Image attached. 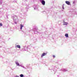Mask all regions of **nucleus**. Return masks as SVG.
<instances>
[{
  "instance_id": "1",
  "label": "nucleus",
  "mask_w": 77,
  "mask_h": 77,
  "mask_svg": "<svg viewBox=\"0 0 77 77\" xmlns=\"http://www.w3.org/2000/svg\"><path fill=\"white\" fill-rule=\"evenodd\" d=\"M41 3L43 5H44L45 4V2L44 0H42Z\"/></svg>"
},
{
  "instance_id": "8",
  "label": "nucleus",
  "mask_w": 77,
  "mask_h": 77,
  "mask_svg": "<svg viewBox=\"0 0 77 77\" xmlns=\"http://www.w3.org/2000/svg\"><path fill=\"white\" fill-rule=\"evenodd\" d=\"M67 24H68V23H67L64 22V23L63 24V25H67Z\"/></svg>"
},
{
  "instance_id": "6",
  "label": "nucleus",
  "mask_w": 77,
  "mask_h": 77,
  "mask_svg": "<svg viewBox=\"0 0 77 77\" xmlns=\"http://www.w3.org/2000/svg\"><path fill=\"white\" fill-rule=\"evenodd\" d=\"M23 25H22V24H20V29L21 30L22 29V27H23Z\"/></svg>"
},
{
  "instance_id": "9",
  "label": "nucleus",
  "mask_w": 77,
  "mask_h": 77,
  "mask_svg": "<svg viewBox=\"0 0 77 77\" xmlns=\"http://www.w3.org/2000/svg\"><path fill=\"white\" fill-rule=\"evenodd\" d=\"M23 76H24V75H23V74H21L20 75V77H23Z\"/></svg>"
},
{
  "instance_id": "4",
  "label": "nucleus",
  "mask_w": 77,
  "mask_h": 77,
  "mask_svg": "<svg viewBox=\"0 0 77 77\" xmlns=\"http://www.w3.org/2000/svg\"><path fill=\"white\" fill-rule=\"evenodd\" d=\"M16 46L17 48H21V47L20 45H16Z\"/></svg>"
},
{
  "instance_id": "3",
  "label": "nucleus",
  "mask_w": 77,
  "mask_h": 77,
  "mask_svg": "<svg viewBox=\"0 0 77 77\" xmlns=\"http://www.w3.org/2000/svg\"><path fill=\"white\" fill-rule=\"evenodd\" d=\"M47 53H44L43 54H42V55L41 56V57H42L43 56H45L47 54Z\"/></svg>"
},
{
  "instance_id": "7",
  "label": "nucleus",
  "mask_w": 77,
  "mask_h": 77,
  "mask_svg": "<svg viewBox=\"0 0 77 77\" xmlns=\"http://www.w3.org/2000/svg\"><path fill=\"white\" fill-rule=\"evenodd\" d=\"M16 64L17 65V66H19L20 64H19V63H18L16 62Z\"/></svg>"
},
{
  "instance_id": "11",
  "label": "nucleus",
  "mask_w": 77,
  "mask_h": 77,
  "mask_svg": "<svg viewBox=\"0 0 77 77\" xmlns=\"http://www.w3.org/2000/svg\"><path fill=\"white\" fill-rule=\"evenodd\" d=\"M53 57L54 58V57H55V55H53Z\"/></svg>"
},
{
  "instance_id": "5",
  "label": "nucleus",
  "mask_w": 77,
  "mask_h": 77,
  "mask_svg": "<svg viewBox=\"0 0 77 77\" xmlns=\"http://www.w3.org/2000/svg\"><path fill=\"white\" fill-rule=\"evenodd\" d=\"M65 36L66 38H68V34L67 33L65 35Z\"/></svg>"
},
{
  "instance_id": "2",
  "label": "nucleus",
  "mask_w": 77,
  "mask_h": 77,
  "mask_svg": "<svg viewBox=\"0 0 77 77\" xmlns=\"http://www.w3.org/2000/svg\"><path fill=\"white\" fill-rule=\"evenodd\" d=\"M65 3L67 4V5H70V2L69 1H66Z\"/></svg>"
},
{
  "instance_id": "10",
  "label": "nucleus",
  "mask_w": 77,
  "mask_h": 77,
  "mask_svg": "<svg viewBox=\"0 0 77 77\" xmlns=\"http://www.w3.org/2000/svg\"><path fill=\"white\" fill-rule=\"evenodd\" d=\"M0 26H3V25L2 24V23H0Z\"/></svg>"
}]
</instances>
